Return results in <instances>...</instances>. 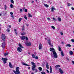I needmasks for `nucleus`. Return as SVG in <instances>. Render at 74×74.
Returning <instances> with one entry per match:
<instances>
[{
	"mask_svg": "<svg viewBox=\"0 0 74 74\" xmlns=\"http://www.w3.org/2000/svg\"><path fill=\"white\" fill-rule=\"evenodd\" d=\"M50 51H52L53 54L55 58H58V55L56 53V52L55 51V49L53 48H50Z\"/></svg>",
	"mask_w": 74,
	"mask_h": 74,
	"instance_id": "1",
	"label": "nucleus"
},
{
	"mask_svg": "<svg viewBox=\"0 0 74 74\" xmlns=\"http://www.w3.org/2000/svg\"><path fill=\"white\" fill-rule=\"evenodd\" d=\"M31 64L32 65V71H34L36 70V72H37V70L36 69V65L35 64V63H34L33 62H31Z\"/></svg>",
	"mask_w": 74,
	"mask_h": 74,
	"instance_id": "2",
	"label": "nucleus"
},
{
	"mask_svg": "<svg viewBox=\"0 0 74 74\" xmlns=\"http://www.w3.org/2000/svg\"><path fill=\"white\" fill-rule=\"evenodd\" d=\"M19 70V67H17L16 68V71H13L15 74H20L21 73H20V71Z\"/></svg>",
	"mask_w": 74,
	"mask_h": 74,
	"instance_id": "3",
	"label": "nucleus"
},
{
	"mask_svg": "<svg viewBox=\"0 0 74 74\" xmlns=\"http://www.w3.org/2000/svg\"><path fill=\"white\" fill-rule=\"evenodd\" d=\"M1 39L3 41H5V35L4 34H3L1 35Z\"/></svg>",
	"mask_w": 74,
	"mask_h": 74,
	"instance_id": "4",
	"label": "nucleus"
},
{
	"mask_svg": "<svg viewBox=\"0 0 74 74\" xmlns=\"http://www.w3.org/2000/svg\"><path fill=\"white\" fill-rule=\"evenodd\" d=\"M25 44L27 46H31L32 45V43L31 42H25Z\"/></svg>",
	"mask_w": 74,
	"mask_h": 74,
	"instance_id": "5",
	"label": "nucleus"
},
{
	"mask_svg": "<svg viewBox=\"0 0 74 74\" xmlns=\"http://www.w3.org/2000/svg\"><path fill=\"white\" fill-rule=\"evenodd\" d=\"M8 60V59L5 58H3L1 59V60L3 61L4 64H5V63H7V61Z\"/></svg>",
	"mask_w": 74,
	"mask_h": 74,
	"instance_id": "6",
	"label": "nucleus"
},
{
	"mask_svg": "<svg viewBox=\"0 0 74 74\" xmlns=\"http://www.w3.org/2000/svg\"><path fill=\"white\" fill-rule=\"evenodd\" d=\"M59 72H60V73L61 74H63V73H64V72H63V71L61 69L59 68Z\"/></svg>",
	"mask_w": 74,
	"mask_h": 74,
	"instance_id": "7",
	"label": "nucleus"
},
{
	"mask_svg": "<svg viewBox=\"0 0 74 74\" xmlns=\"http://www.w3.org/2000/svg\"><path fill=\"white\" fill-rule=\"evenodd\" d=\"M17 51L19 52H22V48H21L20 47H18L17 48Z\"/></svg>",
	"mask_w": 74,
	"mask_h": 74,
	"instance_id": "8",
	"label": "nucleus"
},
{
	"mask_svg": "<svg viewBox=\"0 0 74 74\" xmlns=\"http://www.w3.org/2000/svg\"><path fill=\"white\" fill-rule=\"evenodd\" d=\"M39 49L40 50L42 49V45L41 43H40L39 45Z\"/></svg>",
	"mask_w": 74,
	"mask_h": 74,
	"instance_id": "9",
	"label": "nucleus"
},
{
	"mask_svg": "<svg viewBox=\"0 0 74 74\" xmlns=\"http://www.w3.org/2000/svg\"><path fill=\"white\" fill-rule=\"evenodd\" d=\"M9 66L10 68H11V69L13 68V66H12V64H11V62H9Z\"/></svg>",
	"mask_w": 74,
	"mask_h": 74,
	"instance_id": "10",
	"label": "nucleus"
},
{
	"mask_svg": "<svg viewBox=\"0 0 74 74\" xmlns=\"http://www.w3.org/2000/svg\"><path fill=\"white\" fill-rule=\"evenodd\" d=\"M54 10H56V9L55 8V7H52L51 8V12H53Z\"/></svg>",
	"mask_w": 74,
	"mask_h": 74,
	"instance_id": "11",
	"label": "nucleus"
},
{
	"mask_svg": "<svg viewBox=\"0 0 74 74\" xmlns=\"http://www.w3.org/2000/svg\"><path fill=\"white\" fill-rule=\"evenodd\" d=\"M47 42L49 45H51V40L49 39V40H47Z\"/></svg>",
	"mask_w": 74,
	"mask_h": 74,
	"instance_id": "12",
	"label": "nucleus"
},
{
	"mask_svg": "<svg viewBox=\"0 0 74 74\" xmlns=\"http://www.w3.org/2000/svg\"><path fill=\"white\" fill-rule=\"evenodd\" d=\"M5 42H3L2 44V47L3 48H4V47L5 46Z\"/></svg>",
	"mask_w": 74,
	"mask_h": 74,
	"instance_id": "13",
	"label": "nucleus"
},
{
	"mask_svg": "<svg viewBox=\"0 0 74 74\" xmlns=\"http://www.w3.org/2000/svg\"><path fill=\"white\" fill-rule=\"evenodd\" d=\"M21 40H25L26 38V37L25 36L20 37Z\"/></svg>",
	"mask_w": 74,
	"mask_h": 74,
	"instance_id": "14",
	"label": "nucleus"
},
{
	"mask_svg": "<svg viewBox=\"0 0 74 74\" xmlns=\"http://www.w3.org/2000/svg\"><path fill=\"white\" fill-rule=\"evenodd\" d=\"M19 46L20 48H24V47H23V46H22V45H21V44L20 43H19Z\"/></svg>",
	"mask_w": 74,
	"mask_h": 74,
	"instance_id": "15",
	"label": "nucleus"
},
{
	"mask_svg": "<svg viewBox=\"0 0 74 74\" xmlns=\"http://www.w3.org/2000/svg\"><path fill=\"white\" fill-rule=\"evenodd\" d=\"M61 54L62 56H64V54L63 53V52L62 51L61 52Z\"/></svg>",
	"mask_w": 74,
	"mask_h": 74,
	"instance_id": "16",
	"label": "nucleus"
},
{
	"mask_svg": "<svg viewBox=\"0 0 74 74\" xmlns=\"http://www.w3.org/2000/svg\"><path fill=\"white\" fill-rule=\"evenodd\" d=\"M50 73H52V67H51V66H50Z\"/></svg>",
	"mask_w": 74,
	"mask_h": 74,
	"instance_id": "17",
	"label": "nucleus"
},
{
	"mask_svg": "<svg viewBox=\"0 0 74 74\" xmlns=\"http://www.w3.org/2000/svg\"><path fill=\"white\" fill-rule=\"evenodd\" d=\"M46 68L47 69H49V65H48V63H47L46 65Z\"/></svg>",
	"mask_w": 74,
	"mask_h": 74,
	"instance_id": "18",
	"label": "nucleus"
},
{
	"mask_svg": "<svg viewBox=\"0 0 74 74\" xmlns=\"http://www.w3.org/2000/svg\"><path fill=\"white\" fill-rule=\"evenodd\" d=\"M58 21L59 22H60L62 21V19L60 17H58Z\"/></svg>",
	"mask_w": 74,
	"mask_h": 74,
	"instance_id": "19",
	"label": "nucleus"
},
{
	"mask_svg": "<svg viewBox=\"0 0 74 74\" xmlns=\"http://www.w3.org/2000/svg\"><path fill=\"white\" fill-rule=\"evenodd\" d=\"M70 54L71 55H73V52L72 51H70L69 52Z\"/></svg>",
	"mask_w": 74,
	"mask_h": 74,
	"instance_id": "20",
	"label": "nucleus"
},
{
	"mask_svg": "<svg viewBox=\"0 0 74 74\" xmlns=\"http://www.w3.org/2000/svg\"><path fill=\"white\" fill-rule=\"evenodd\" d=\"M28 16L29 17H33V16L32 15H31V14H29V13L28 14Z\"/></svg>",
	"mask_w": 74,
	"mask_h": 74,
	"instance_id": "21",
	"label": "nucleus"
},
{
	"mask_svg": "<svg viewBox=\"0 0 74 74\" xmlns=\"http://www.w3.org/2000/svg\"><path fill=\"white\" fill-rule=\"evenodd\" d=\"M22 64H23V65H25V66H29V65L27 64H25V63L24 62H23Z\"/></svg>",
	"mask_w": 74,
	"mask_h": 74,
	"instance_id": "22",
	"label": "nucleus"
},
{
	"mask_svg": "<svg viewBox=\"0 0 74 74\" xmlns=\"http://www.w3.org/2000/svg\"><path fill=\"white\" fill-rule=\"evenodd\" d=\"M10 8H14V6H13V5L12 4H11L10 5Z\"/></svg>",
	"mask_w": 74,
	"mask_h": 74,
	"instance_id": "23",
	"label": "nucleus"
},
{
	"mask_svg": "<svg viewBox=\"0 0 74 74\" xmlns=\"http://www.w3.org/2000/svg\"><path fill=\"white\" fill-rule=\"evenodd\" d=\"M44 5L45 7H47V8H48V7H49V5H48L47 4H44Z\"/></svg>",
	"mask_w": 74,
	"mask_h": 74,
	"instance_id": "24",
	"label": "nucleus"
},
{
	"mask_svg": "<svg viewBox=\"0 0 74 74\" xmlns=\"http://www.w3.org/2000/svg\"><path fill=\"white\" fill-rule=\"evenodd\" d=\"M56 68H58V67H60V65H57L55 66Z\"/></svg>",
	"mask_w": 74,
	"mask_h": 74,
	"instance_id": "25",
	"label": "nucleus"
},
{
	"mask_svg": "<svg viewBox=\"0 0 74 74\" xmlns=\"http://www.w3.org/2000/svg\"><path fill=\"white\" fill-rule=\"evenodd\" d=\"M4 6L5 10H7V5H5Z\"/></svg>",
	"mask_w": 74,
	"mask_h": 74,
	"instance_id": "26",
	"label": "nucleus"
},
{
	"mask_svg": "<svg viewBox=\"0 0 74 74\" xmlns=\"http://www.w3.org/2000/svg\"><path fill=\"white\" fill-rule=\"evenodd\" d=\"M21 35H22V36H23V35H25V34H26V33H25V32H23V33H21Z\"/></svg>",
	"mask_w": 74,
	"mask_h": 74,
	"instance_id": "27",
	"label": "nucleus"
},
{
	"mask_svg": "<svg viewBox=\"0 0 74 74\" xmlns=\"http://www.w3.org/2000/svg\"><path fill=\"white\" fill-rule=\"evenodd\" d=\"M8 55V53H5L4 54V55L5 56H7Z\"/></svg>",
	"mask_w": 74,
	"mask_h": 74,
	"instance_id": "28",
	"label": "nucleus"
},
{
	"mask_svg": "<svg viewBox=\"0 0 74 74\" xmlns=\"http://www.w3.org/2000/svg\"><path fill=\"white\" fill-rule=\"evenodd\" d=\"M38 69H39V70L40 71H42V68H41V67H39Z\"/></svg>",
	"mask_w": 74,
	"mask_h": 74,
	"instance_id": "29",
	"label": "nucleus"
},
{
	"mask_svg": "<svg viewBox=\"0 0 74 74\" xmlns=\"http://www.w3.org/2000/svg\"><path fill=\"white\" fill-rule=\"evenodd\" d=\"M66 47H71V45L70 44H68L66 45Z\"/></svg>",
	"mask_w": 74,
	"mask_h": 74,
	"instance_id": "30",
	"label": "nucleus"
},
{
	"mask_svg": "<svg viewBox=\"0 0 74 74\" xmlns=\"http://www.w3.org/2000/svg\"><path fill=\"white\" fill-rule=\"evenodd\" d=\"M32 56L33 58L34 59V58H35V55L34 54H32Z\"/></svg>",
	"mask_w": 74,
	"mask_h": 74,
	"instance_id": "31",
	"label": "nucleus"
},
{
	"mask_svg": "<svg viewBox=\"0 0 74 74\" xmlns=\"http://www.w3.org/2000/svg\"><path fill=\"white\" fill-rule=\"evenodd\" d=\"M22 19L21 18H19L18 20L19 22H20L21 21V20H22Z\"/></svg>",
	"mask_w": 74,
	"mask_h": 74,
	"instance_id": "32",
	"label": "nucleus"
},
{
	"mask_svg": "<svg viewBox=\"0 0 74 74\" xmlns=\"http://www.w3.org/2000/svg\"><path fill=\"white\" fill-rule=\"evenodd\" d=\"M14 31L15 32L16 34H18V33L17 32H16V29H14Z\"/></svg>",
	"mask_w": 74,
	"mask_h": 74,
	"instance_id": "33",
	"label": "nucleus"
},
{
	"mask_svg": "<svg viewBox=\"0 0 74 74\" xmlns=\"http://www.w3.org/2000/svg\"><path fill=\"white\" fill-rule=\"evenodd\" d=\"M51 28L53 29H55V27L54 26H52L51 27Z\"/></svg>",
	"mask_w": 74,
	"mask_h": 74,
	"instance_id": "34",
	"label": "nucleus"
},
{
	"mask_svg": "<svg viewBox=\"0 0 74 74\" xmlns=\"http://www.w3.org/2000/svg\"><path fill=\"white\" fill-rule=\"evenodd\" d=\"M10 1L12 3H13V4H14V2L13 0H10Z\"/></svg>",
	"mask_w": 74,
	"mask_h": 74,
	"instance_id": "35",
	"label": "nucleus"
},
{
	"mask_svg": "<svg viewBox=\"0 0 74 74\" xmlns=\"http://www.w3.org/2000/svg\"><path fill=\"white\" fill-rule=\"evenodd\" d=\"M58 48V49L59 51H61V48H60V47H59Z\"/></svg>",
	"mask_w": 74,
	"mask_h": 74,
	"instance_id": "36",
	"label": "nucleus"
},
{
	"mask_svg": "<svg viewBox=\"0 0 74 74\" xmlns=\"http://www.w3.org/2000/svg\"><path fill=\"white\" fill-rule=\"evenodd\" d=\"M11 17L13 18V19H14V15H11Z\"/></svg>",
	"mask_w": 74,
	"mask_h": 74,
	"instance_id": "37",
	"label": "nucleus"
},
{
	"mask_svg": "<svg viewBox=\"0 0 74 74\" xmlns=\"http://www.w3.org/2000/svg\"><path fill=\"white\" fill-rule=\"evenodd\" d=\"M34 59H38V56H36L34 58Z\"/></svg>",
	"mask_w": 74,
	"mask_h": 74,
	"instance_id": "38",
	"label": "nucleus"
},
{
	"mask_svg": "<svg viewBox=\"0 0 74 74\" xmlns=\"http://www.w3.org/2000/svg\"><path fill=\"white\" fill-rule=\"evenodd\" d=\"M25 12H27V9H25L24 10Z\"/></svg>",
	"mask_w": 74,
	"mask_h": 74,
	"instance_id": "39",
	"label": "nucleus"
},
{
	"mask_svg": "<svg viewBox=\"0 0 74 74\" xmlns=\"http://www.w3.org/2000/svg\"><path fill=\"white\" fill-rule=\"evenodd\" d=\"M53 20L54 21H56V19L54 17L53 18Z\"/></svg>",
	"mask_w": 74,
	"mask_h": 74,
	"instance_id": "40",
	"label": "nucleus"
},
{
	"mask_svg": "<svg viewBox=\"0 0 74 74\" xmlns=\"http://www.w3.org/2000/svg\"><path fill=\"white\" fill-rule=\"evenodd\" d=\"M41 73L42 74H46L44 72H41Z\"/></svg>",
	"mask_w": 74,
	"mask_h": 74,
	"instance_id": "41",
	"label": "nucleus"
},
{
	"mask_svg": "<svg viewBox=\"0 0 74 74\" xmlns=\"http://www.w3.org/2000/svg\"><path fill=\"white\" fill-rule=\"evenodd\" d=\"M71 41L72 42H74V39H72L71 40Z\"/></svg>",
	"mask_w": 74,
	"mask_h": 74,
	"instance_id": "42",
	"label": "nucleus"
},
{
	"mask_svg": "<svg viewBox=\"0 0 74 74\" xmlns=\"http://www.w3.org/2000/svg\"><path fill=\"white\" fill-rule=\"evenodd\" d=\"M24 26H23V27L22 29V30H25V29L24 28Z\"/></svg>",
	"mask_w": 74,
	"mask_h": 74,
	"instance_id": "43",
	"label": "nucleus"
},
{
	"mask_svg": "<svg viewBox=\"0 0 74 74\" xmlns=\"http://www.w3.org/2000/svg\"><path fill=\"white\" fill-rule=\"evenodd\" d=\"M10 15H14V14L12 12H10Z\"/></svg>",
	"mask_w": 74,
	"mask_h": 74,
	"instance_id": "44",
	"label": "nucleus"
},
{
	"mask_svg": "<svg viewBox=\"0 0 74 74\" xmlns=\"http://www.w3.org/2000/svg\"><path fill=\"white\" fill-rule=\"evenodd\" d=\"M24 18L25 19H26V20H27V17L26 16H25L24 17Z\"/></svg>",
	"mask_w": 74,
	"mask_h": 74,
	"instance_id": "45",
	"label": "nucleus"
},
{
	"mask_svg": "<svg viewBox=\"0 0 74 74\" xmlns=\"http://www.w3.org/2000/svg\"><path fill=\"white\" fill-rule=\"evenodd\" d=\"M8 27H9V28H11V25H9Z\"/></svg>",
	"mask_w": 74,
	"mask_h": 74,
	"instance_id": "46",
	"label": "nucleus"
},
{
	"mask_svg": "<svg viewBox=\"0 0 74 74\" xmlns=\"http://www.w3.org/2000/svg\"><path fill=\"white\" fill-rule=\"evenodd\" d=\"M47 20H48V21H50L51 20L50 18H47Z\"/></svg>",
	"mask_w": 74,
	"mask_h": 74,
	"instance_id": "47",
	"label": "nucleus"
},
{
	"mask_svg": "<svg viewBox=\"0 0 74 74\" xmlns=\"http://www.w3.org/2000/svg\"><path fill=\"white\" fill-rule=\"evenodd\" d=\"M60 34L62 36V35H63V34L62 33V32H60Z\"/></svg>",
	"mask_w": 74,
	"mask_h": 74,
	"instance_id": "48",
	"label": "nucleus"
},
{
	"mask_svg": "<svg viewBox=\"0 0 74 74\" xmlns=\"http://www.w3.org/2000/svg\"><path fill=\"white\" fill-rule=\"evenodd\" d=\"M23 10L22 9H20V12H22Z\"/></svg>",
	"mask_w": 74,
	"mask_h": 74,
	"instance_id": "49",
	"label": "nucleus"
},
{
	"mask_svg": "<svg viewBox=\"0 0 74 74\" xmlns=\"http://www.w3.org/2000/svg\"><path fill=\"white\" fill-rule=\"evenodd\" d=\"M71 5L70 4V3H68V6H70V5Z\"/></svg>",
	"mask_w": 74,
	"mask_h": 74,
	"instance_id": "50",
	"label": "nucleus"
},
{
	"mask_svg": "<svg viewBox=\"0 0 74 74\" xmlns=\"http://www.w3.org/2000/svg\"><path fill=\"white\" fill-rule=\"evenodd\" d=\"M25 38H26V40H28V38H27V37H25Z\"/></svg>",
	"mask_w": 74,
	"mask_h": 74,
	"instance_id": "51",
	"label": "nucleus"
},
{
	"mask_svg": "<svg viewBox=\"0 0 74 74\" xmlns=\"http://www.w3.org/2000/svg\"><path fill=\"white\" fill-rule=\"evenodd\" d=\"M72 63H73V64H74V61H72Z\"/></svg>",
	"mask_w": 74,
	"mask_h": 74,
	"instance_id": "52",
	"label": "nucleus"
},
{
	"mask_svg": "<svg viewBox=\"0 0 74 74\" xmlns=\"http://www.w3.org/2000/svg\"><path fill=\"white\" fill-rule=\"evenodd\" d=\"M26 25L28 27V26H29V25L28 24H26Z\"/></svg>",
	"mask_w": 74,
	"mask_h": 74,
	"instance_id": "53",
	"label": "nucleus"
},
{
	"mask_svg": "<svg viewBox=\"0 0 74 74\" xmlns=\"http://www.w3.org/2000/svg\"><path fill=\"white\" fill-rule=\"evenodd\" d=\"M71 9H72V10H74V8L73 7H72Z\"/></svg>",
	"mask_w": 74,
	"mask_h": 74,
	"instance_id": "54",
	"label": "nucleus"
},
{
	"mask_svg": "<svg viewBox=\"0 0 74 74\" xmlns=\"http://www.w3.org/2000/svg\"><path fill=\"white\" fill-rule=\"evenodd\" d=\"M7 31L8 32H9L10 31V30L8 29H7Z\"/></svg>",
	"mask_w": 74,
	"mask_h": 74,
	"instance_id": "55",
	"label": "nucleus"
},
{
	"mask_svg": "<svg viewBox=\"0 0 74 74\" xmlns=\"http://www.w3.org/2000/svg\"><path fill=\"white\" fill-rule=\"evenodd\" d=\"M66 59H67V60H69V59L68 58H66Z\"/></svg>",
	"mask_w": 74,
	"mask_h": 74,
	"instance_id": "56",
	"label": "nucleus"
},
{
	"mask_svg": "<svg viewBox=\"0 0 74 74\" xmlns=\"http://www.w3.org/2000/svg\"><path fill=\"white\" fill-rule=\"evenodd\" d=\"M34 1H32V3H34Z\"/></svg>",
	"mask_w": 74,
	"mask_h": 74,
	"instance_id": "57",
	"label": "nucleus"
},
{
	"mask_svg": "<svg viewBox=\"0 0 74 74\" xmlns=\"http://www.w3.org/2000/svg\"><path fill=\"white\" fill-rule=\"evenodd\" d=\"M61 43L62 44H64V42H62Z\"/></svg>",
	"mask_w": 74,
	"mask_h": 74,
	"instance_id": "58",
	"label": "nucleus"
},
{
	"mask_svg": "<svg viewBox=\"0 0 74 74\" xmlns=\"http://www.w3.org/2000/svg\"><path fill=\"white\" fill-rule=\"evenodd\" d=\"M47 73H49V71L48 70H47Z\"/></svg>",
	"mask_w": 74,
	"mask_h": 74,
	"instance_id": "59",
	"label": "nucleus"
},
{
	"mask_svg": "<svg viewBox=\"0 0 74 74\" xmlns=\"http://www.w3.org/2000/svg\"><path fill=\"white\" fill-rule=\"evenodd\" d=\"M30 69V67H29L28 68V69Z\"/></svg>",
	"mask_w": 74,
	"mask_h": 74,
	"instance_id": "60",
	"label": "nucleus"
},
{
	"mask_svg": "<svg viewBox=\"0 0 74 74\" xmlns=\"http://www.w3.org/2000/svg\"><path fill=\"white\" fill-rule=\"evenodd\" d=\"M45 40H47V38H45Z\"/></svg>",
	"mask_w": 74,
	"mask_h": 74,
	"instance_id": "61",
	"label": "nucleus"
},
{
	"mask_svg": "<svg viewBox=\"0 0 74 74\" xmlns=\"http://www.w3.org/2000/svg\"><path fill=\"white\" fill-rule=\"evenodd\" d=\"M31 74H34V73H31Z\"/></svg>",
	"mask_w": 74,
	"mask_h": 74,
	"instance_id": "62",
	"label": "nucleus"
},
{
	"mask_svg": "<svg viewBox=\"0 0 74 74\" xmlns=\"http://www.w3.org/2000/svg\"><path fill=\"white\" fill-rule=\"evenodd\" d=\"M6 14V13H3V14Z\"/></svg>",
	"mask_w": 74,
	"mask_h": 74,
	"instance_id": "63",
	"label": "nucleus"
},
{
	"mask_svg": "<svg viewBox=\"0 0 74 74\" xmlns=\"http://www.w3.org/2000/svg\"><path fill=\"white\" fill-rule=\"evenodd\" d=\"M0 16H1V14L0 15Z\"/></svg>",
	"mask_w": 74,
	"mask_h": 74,
	"instance_id": "64",
	"label": "nucleus"
}]
</instances>
